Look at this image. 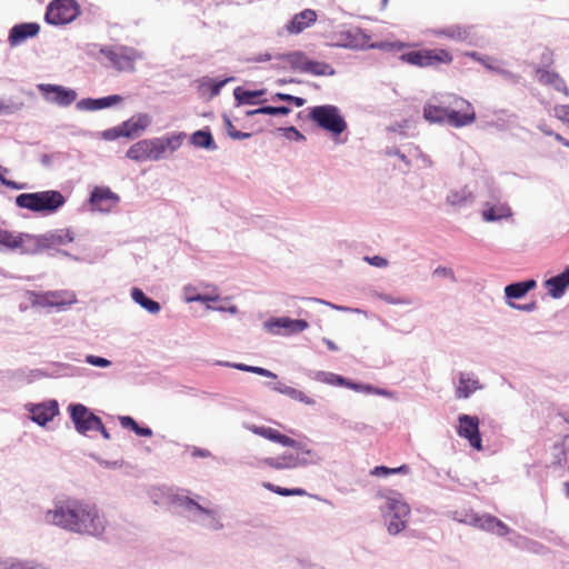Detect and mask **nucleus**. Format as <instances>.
Segmentation results:
<instances>
[{"mask_svg":"<svg viewBox=\"0 0 569 569\" xmlns=\"http://www.w3.org/2000/svg\"><path fill=\"white\" fill-rule=\"evenodd\" d=\"M120 425L123 428H130L138 436H141V437H151L152 436V430L150 428L140 427L132 417H129V416L120 417Z\"/></svg>","mask_w":569,"mask_h":569,"instance_id":"obj_37","label":"nucleus"},{"mask_svg":"<svg viewBox=\"0 0 569 569\" xmlns=\"http://www.w3.org/2000/svg\"><path fill=\"white\" fill-rule=\"evenodd\" d=\"M291 97H292L291 94L278 92L274 94L273 99L290 102Z\"/></svg>","mask_w":569,"mask_h":569,"instance_id":"obj_62","label":"nucleus"},{"mask_svg":"<svg viewBox=\"0 0 569 569\" xmlns=\"http://www.w3.org/2000/svg\"><path fill=\"white\" fill-rule=\"evenodd\" d=\"M318 14L312 9H305L303 11L295 14L291 20L284 26L289 34H299L307 28L311 27L317 21Z\"/></svg>","mask_w":569,"mask_h":569,"instance_id":"obj_14","label":"nucleus"},{"mask_svg":"<svg viewBox=\"0 0 569 569\" xmlns=\"http://www.w3.org/2000/svg\"><path fill=\"white\" fill-rule=\"evenodd\" d=\"M559 119L569 122V106H560L555 109Z\"/></svg>","mask_w":569,"mask_h":569,"instance_id":"obj_57","label":"nucleus"},{"mask_svg":"<svg viewBox=\"0 0 569 569\" xmlns=\"http://www.w3.org/2000/svg\"><path fill=\"white\" fill-rule=\"evenodd\" d=\"M107 67H111L120 72H132L134 63L140 57L136 50L128 47H114L101 50Z\"/></svg>","mask_w":569,"mask_h":569,"instance_id":"obj_7","label":"nucleus"},{"mask_svg":"<svg viewBox=\"0 0 569 569\" xmlns=\"http://www.w3.org/2000/svg\"><path fill=\"white\" fill-rule=\"evenodd\" d=\"M316 379L320 382L328 383V385H336V386H343L349 389H352L355 391H365V392H373V387L371 386H363L358 385L355 382H351L343 377L332 373V372H325V371H318L316 373Z\"/></svg>","mask_w":569,"mask_h":569,"instance_id":"obj_19","label":"nucleus"},{"mask_svg":"<svg viewBox=\"0 0 569 569\" xmlns=\"http://www.w3.org/2000/svg\"><path fill=\"white\" fill-rule=\"evenodd\" d=\"M262 486L267 490L274 492L279 496L289 497V496H306L307 495L306 490L302 488L287 489V488H282L280 486H276L271 482H263Z\"/></svg>","mask_w":569,"mask_h":569,"instance_id":"obj_38","label":"nucleus"},{"mask_svg":"<svg viewBox=\"0 0 569 569\" xmlns=\"http://www.w3.org/2000/svg\"><path fill=\"white\" fill-rule=\"evenodd\" d=\"M269 326L272 328V327H277V328H282L284 329L287 332H301L303 330H306L308 328V322L306 320H302V319H290V318H287V317H282V318H276L273 320H271L269 322Z\"/></svg>","mask_w":569,"mask_h":569,"instance_id":"obj_31","label":"nucleus"},{"mask_svg":"<svg viewBox=\"0 0 569 569\" xmlns=\"http://www.w3.org/2000/svg\"><path fill=\"white\" fill-rule=\"evenodd\" d=\"M249 430L254 435H258V436L266 438L270 441L280 443L284 447H291V448L299 447L298 441H296L295 439H292L286 435L280 433L277 429H273L270 427H264V426L252 425L249 427Z\"/></svg>","mask_w":569,"mask_h":569,"instance_id":"obj_16","label":"nucleus"},{"mask_svg":"<svg viewBox=\"0 0 569 569\" xmlns=\"http://www.w3.org/2000/svg\"><path fill=\"white\" fill-rule=\"evenodd\" d=\"M80 14V7L74 0H53L46 12L49 24L61 26L73 21Z\"/></svg>","mask_w":569,"mask_h":569,"instance_id":"obj_6","label":"nucleus"},{"mask_svg":"<svg viewBox=\"0 0 569 569\" xmlns=\"http://www.w3.org/2000/svg\"><path fill=\"white\" fill-rule=\"evenodd\" d=\"M433 36L448 38L453 41H466L471 36V28L468 26L452 24L432 30Z\"/></svg>","mask_w":569,"mask_h":569,"instance_id":"obj_24","label":"nucleus"},{"mask_svg":"<svg viewBox=\"0 0 569 569\" xmlns=\"http://www.w3.org/2000/svg\"><path fill=\"white\" fill-rule=\"evenodd\" d=\"M290 102H292L297 107H302L306 100L303 98L292 96Z\"/></svg>","mask_w":569,"mask_h":569,"instance_id":"obj_63","label":"nucleus"},{"mask_svg":"<svg viewBox=\"0 0 569 569\" xmlns=\"http://www.w3.org/2000/svg\"><path fill=\"white\" fill-rule=\"evenodd\" d=\"M365 38L359 29L343 28L333 33L332 41L335 46L356 49L365 46Z\"/></svg>","mask_w":569,"mask_h":569,"instance_id":"obj_15","label":"nucleus"},{"mask_svg":"<svg viewBox=\"0 0 569 569\" xmlns=\"http://www.w3.org/2000/svg\"><path fill=\"white\" fill-rule=\"evenodd\" d=\"M468 57H470L471 59L482 63L483 66H486L488 69L490 70H493V68L487 63V59H483L482 57H480V54L476 51H472V52H468L466 53Z\"/></svg>","mask_w":569,"mask_h":569,"instance_id":"obj_58","label":"nucleus"},{"mask_svg":"<svg viewBox=\"0 0 569 569\" xmlns=\"http://www.w3.org/2000/svg\"><path fill=\"white\" fill-rule=\"evenodd\" d=\"M226 130L229 134L230 138H232L233 140H242V139H247V138H250L251 137V133H248V132H241L239 130L236 129V127L232 124V122L226 118Z\"/></svg>","mask_w":569,"mask_h":569,"instance_id":"obj_46","label":"nucleus"},{"mask_svg":"<svg viewBox=\"0 0 569 569\" xmlns=\"http://www.w3.org/2000/svg\"><path fill=\"white\" fill-rule=\"evenodd\" d=\"M537 282L533 279H529L522 282H516L505 288L507 298L520 299L526 296L527 292L536 288Z\"/></svg>","mask_w":569,"mask_h":569,"instance_id":"obj_32","label":"nucleus"},{"mask_svg":"<svg viewBox=\"0 0 569 569\" xmlns=\"http://www.w3.org/2000/svg\"><path fill=\"white\" fill-rule=\"evenodd\" d=\"M545 287L552 298L558 299L562 297L566 289L569 288V267L560 274L546 280Z\"/></svg>","mask_w":569,"mask_h":569,"instance_id":"obj_25","label":"nucleus"},{"mask_svg":"<svg viewBox=\"0 0 569 569\" xmlns=\"http://www.w3.org/2000/svg\"><path fill=\"white\" fill-rule=\"evenodd\" d=\"M69 410L72 422L79 433L86 435L88 431L96 430L101 427V419L89 411L86 406L81 403L71 405Z\"/></svg>","mask_w":569,"mask_h":569,"instance_id":"obj_11","label":"nucleus"},{"mask_svg":"<svg viewBox=\"0 0 569 569\" xmlns=\"http://www.w3.org/2000/svg\"><path fill=\"white\" fill-rule=\"evenodd\" d=\"M118 202V194L108 187H96L90 196L92 208L101 212H109Z\"/></svg>","mask_w":569,"mask_h":569,"instance_id":"obj_13","label":"nucleus"},{"mask_svg":"<svg viewBox=\"0 0 569 569\" xmlns=\"http://www.w3.org/2000/svg\"><path fill=\"white\" fill-rule=\"evenodd\" d=\"M227 80H221V81H209L207 83H203L202 86H208L209 90H210V96L211 97H214L217 94H219L221 88L226 84Z\"/></svg>","mask_w":569,"mask_h":569,"instance_id":"obj_52","label":"nucleus"},{"mask_svg":"<svg viewBox=\"0 0 569 569\" xmlns=\"http://www.w3.org/2000/svg\"><path fill=\"white\" fill-rule=\"evenodd\" d=\"M269 60H271V56L269 53L259 54V56L252 58V61H256V62H266Z\"/></svg>","mask_w":569,"mask_h":569,"instance_id":"obj_61","label":"nucleus"},{"mask_svg":"<svg viewBox=\"0 0 569 569\" xmlns=\"http://www.w3.org/2000/svg\"><path fill=\"white\" fill-rule=\"evenodd\" d=\"M403 62L419 67H438L440 64H450L453 60L452 54L446 49H422L410 51L400 56Z\"/></svg>","mask_w":569,"mask_h":569,"instance_id":"obj_4","label":"nucleus"},{"mask_svg":"<svg viewBox=\"0 0 569 569\" xmlns=\"http://www.w3.org/2000/svg\"><path fill=\"white\" fill-rule=\"evenodd\" d=\"M38 89L47 101L61 107H68L77 99V92L74 90L67 89L62 86L41 83L38 86Z\"/></svg>","mask_w":569,"mask_h":569,"instance_id":"obj_12","label":"nucleus"},{"mask_svg":"<svg viewBox=\"0 0 569 569\" xmlns=\"http://www.w3.org/2000/svg\"><path fill=\"white\" fill-rule=\"evenodd\" d=\"M470 198V193H467L466 191L461 192H452L447 197V200L452 206H461L466 203Z\"/></svg>","mask_w":569,"mask_h":569,"instance_id":"obj_47","label":"nucleus"},{"mask_svg":"<svg viewBox=\"0 0 569 569\" xmlns=\"http://www.w3.org/2000/svg\"><path fill=\"white\" fill-rule=\"evenodd\" d=\"M150 119L147 114H138L123 121L122 129L126 138H133L140 136L149 126Z\"/></svg>","mask_w":569,"mask_h":569,"instance_id":"obj_26","label":"nucleus"},{"mask_svg":"<svg viewBox=\"0 0 569 569\" xmlns=\"http://www.w3.org/2000/svg\"><path fill=\"white\" fill-rule=\"evenodd\" d=\"M31 419L40 426H44L51 421L58 413V403L54 400L39 403L30 409Z\"/></svg>","mask_w":569,"mask_h":569,"instance_id":"obj_20","label":"nucleus"},{"mask_svg":"<svg viewBox=\"0 0 569 569\" xmlns=\"http://www.w3.org/2000/svg\"><path fill=\"white\" fill-rule=\"evenodd\" d=\"M47 240L51 246H61L71 243L74 240V236L69 229H60L50 233Z\"/></svg>","mask_w":569,"mask_h":569,"instance_id":"obj_36","label":"nucleus"},{"mask_svg":"<svg viewBox=\"0 0 569 569\" xmlns=\"http://www.w3.org/2000/svg\"><path fill=\"white\" fill-rule=\"evenodd\" d=\"M409 471H410V468L407 465H402L398 468H388L385 466H378L371 471V473L373 476H388V475H393V473H408Z\"/></svg>","mask_w":569,"mask_h":569,"instance_id":"obj_42","label":"nucleus"},{"mask_svg":"<svg viewBox=\"0 0 569 569\" xmlns=\"http://www.w3.org/2000/svg\"><path fill=\"white\" fill-rule=\"evenodd\" d=\"M30 302L32 307H61L67 302L62 297L61 292L58 291H48V292H31L30 293Z\"/></svg>","mask_w":569,"mask_h":569,"instance_id":"obj_23","label":"nucleus"},{"mask_svg":"<svg viewBox=\"0 0 569 569\" xmlns=\"http://www.w3.org/2000/svg\"><path fill=\"white\" fill-rule=\"evenodd\" d=\"M8 172H9V170H8L6 167L0 166V182H1L3 186L9 187V188H11V189H16V190L21 189V188H22V186H21V184L17 183V182H14V181H12V180H8V179L6 178V174H7Z\"/></svg>","mask_w":569,"mask_h":569,"instance_id":"obj_48","label":"nucleus"},{"mask_svg":"<svg viewBox=\"0 0 569 569\" xmlns=\"http://www.w3.org/2000/svg\"><path fill=\"white\" fill-rule=\"evenodd\" d=\"M131 297L134 300V302L140 305L142 308H144L149 312L158 313L160 311V305L157 301L148 298L141 289L133 288L131 291Z\"/></svg>","mask_w":569,"mask_h":569,"instance_id":"obj_33","label":"nucleus"},{"mask_svg":"<svg viewBox=\"0 0 569 569\" xmlns=\"http://www.w3.org/2000/svg\"><path fill=\"white\" fill-rule=\"evenodd\" d=\"M261 463L276 470L292 469L299 466V459L293 455H282L277 458H264Z\"/></svg>","mask_w":569,"mask_h":569,"instance_id":"obj_29","label":"nucleus"},{"mask_svg":"<svg viewBox=\"0 0 569 569\" xmlns=\"http://www.w3.org/2000/svg\"><path fill=\"white\" fill-rule=\"evenodd\" d=\"M365 259H366V261H368L370 264H372V266H375V267H379V268H381V267H386V266L388 264V261H387L385 258L380 257V256H375V257H372V258H370V257H366Z\"/></svg>","mask_w":569,"mask_h":569,"instance_id":"obj_56","label":"nucleus"},{"mask_svg":"<svg viewBox=\"0 0 569 569\" xmlns=\"http://www.w3.org/2000/svg\"><path fill=\"white\" fill-rule=\"evenodd\" d=\"M284 395L289 398L303 402L306 405H313L315 400L305 395L302 391L295 389L292 387H288V389L284 390Z\"/></svg>","mask_w":569,"mask_h":569,"instance_id":"obj_43","label":"nucleus"},{"mask_svg":"<svg viewBox=\"0 0 569 569\" xmlns=\"http://www.w3.org/2000/svg\"><path fill=\"white\" fill-rule=\"evenodd\" d=\"M387 511L388 531L397 535L406 528L410 515L409 506L395 498H388L385 505Z\"/></svg>","mask_w":569,"mask_h":569,"instance_id":"obj_8","label":"nucleus"},{"mask_svg":"<svg viewBox=\"0 0 569 569\" xmlns=\"http://www.w3.org/2000/svg\"><path fill=\"white\" fill-rule=\"evenodd\" d=\"M178 144L176 137L144 139L132 144L127 151V157L134 161L159 160L169 147L174 150Z\"/></svg>","mask_w":569,"mask_h":569,"instance_id":"obj_3","label":"nucleus"},{"mask_svg":"<svg viewBox=\"0 0 569 569\" xmlns=\"http://www.w3.org/2000/svg\"><path fill=\"white\" fill-rule=\"evenodd\" d=\"M66 203V197L57 190H47L32 193H21L16 198L19 208L33 212L52 213Z\"/></svg>","mask_w":569,"mask_h":569,"instance_id":"obj_2","label":"nucleus"},{"mask_svg":"<svg viewBox=\"0 0 569 569\" xmlns=\"http://www.w3.org/2000/svg\"><path fill=\"white\" fill-rule=\"evenodd\" d=\"M480 388L481 385L477 378L470 377L466 373H460L456 396L459 399H466Z\"/></svg>","mask_w":569,"mask_h":569,"instance_id":"obj_28","label":"nucleus"},{"mask_svg":"<svg viewBox=\"0 0 569 569\" xmlns=\"http://www.w3.org/2000/svg\"><path fill=\"white\" fill-rule=\"evenodd\" d=\"M0 569H34L26 562L9 558L0 560Z\"/></svg>","mask_w":569,"mask_h":569,"instance_id":"obj_44","label":"nucleus"},{"mask_svg":"<svg viewBox=\"0 0 569 569\" xmlns=\"http://www.w3.org/2000/svg\"><path fill=\"white\" fill-rule=\"evenodd\" d=\"M443 94L440 97H433L423 107V118L430 123H447L445 112Z\"/></svg>","mask_w":569,"mask_h":569,"instance_id":"obj_18","label":"nucleus"},{"mask_svg":"<svg viewBox=\"0 0 569 569\" xmlns=\"http://www.w3.org/2000/svg\"><path fill=\"white\" fill-rule=\"evenodd\" d=\"M46 519L62 529L92 537H101L107 528L106 517L99 508L79 499L57 502L54 509L47 512Z\"/></svg>","mask_w":569,"mask_h":569,"instance_id":"obj_1","label":"nucleus"},{"mask_svg":"<svg viewBox=\"0 0 569 569\" xmlns=\"http://www.w3.org/2000/svg\"><path fill=\"white\" fill-rule=\"evenodd\" d=\"M86 361L92 366L101 367V368H106L111 365V362L108 359L98 357V356H93V355L87 356Z\"/></svg>","mask_w":569,"mask_h":569,"instance_id":"obj_51","label":"nucleus"},{"mask_svg":"<svg viewBox=\"0 0 569 569\" xmlns=\"http://www.w3.org/2000/svg\"><path fill=\"white\" fill-rule=\"evenodd\" d=\"M479 425L480 420L477 416L462 413L458 417V436L468 440L469 445L478 451L482 450Z\"/></svg>","mask_w":569,"mask_h":569,"instance_id":"obj_10","label":"nucleus"},{"mask_svg":"<svg viewBox=\"0 0 569 569\" xmlns=\"http://www.w3.org/2000/svg\"><path fill=\"white\" fill-rule=\"evenodd\" d=\"M291 112L290 108L288 107H261V108H258V109H254V110H249L247 111V116L248 117H252L254 114H271V116H276V114H289Z\"/></svg>","mask_w":569,"mask_h":569,"instance_id":"obj_40","label":"nucleus"},{"mask_svg":"<svg viewBox=\"0 0 569 569\" xmlns=\"http://www.w3.org/2000/svg\"><path fill=\"white\" fill-rule=\"evenodd\" d=\"M370 47L379 48V49H383V50H400L403 47H406V44L400 43V42L399 43L381 42V43H377V44H371Z\"/></svg>","mask_w":569,"mask_h":569,"instance_id":"obj_54","label":"nucleus"},{"mask_svg":"<svg viewBox=\"0 0 569 569\" xmlns=\"http://www.w3.org/2000/svg\"><path fill=\"white\" fill-rule=\"evenodd\" d=\"M291 63L303 72H309L315 76L332 74L333 70L330 64L321 61L309 60L306 57H292Z\"/></svg>","mask_w":569,"mask_h":569,"instance_id":"obj_17","label":"nucleus"},{"mask_svg":"<svg viewBox=\"0 0 569 569\" xmlns=\"http://www.w3.org/2000/svg\"><path fill=\"white\" fill-rule=\"evenodd\" d=\"M26 240H31L29 234L13 233L8 230L0 229V244L9 249H23Z\"/></svg>","mask_w":569,"mask_h":569,"instance_id":"obj_30","label":"nucleus"},{"mask_svg":"<svg viewBox=\"0 0 569 569\" xmlns=\"http://www.w3.org/2000/svg\"><path fill=\"white\" fill-rule=\"evenodd\" d=\"M232 367L238 370H241V371L252 372V373L263 376L267 378H272V379L277 378L276 373L271 372L268 369L261 368V367L248 366V365H243V363H236V365H232Z\"/></svg>","mask_w":569,"mask_h":569,"instance_id":"obj_41","label":"nucleus"},{"mask_svg":"<svg viewBox=\"0 0 569 569\" xmlns=\"http://www.w3.org/2000/svg\"><path fill=\"white\" fill-rule=\"evenodd\" d=\"M102 136L107 140H113V139H117V138H120V137H124V131L122 129V124H120L118 127H114V128H111L109 130H106L102 133Z\"/></svg>","mask_w":569,"mask_h":569,"instance_id":"obj_50","label":"nucleus"},{"mask_svg":"<svg viewBox=\"0 0 569 569\" xmlns=\"http://www.w3.org/2000/svg\"><path fill=\"white\" fill-rule=\"evenodd\" d=\"M512 212L510 207L507 203H489L485 204L482 210V218L485 221H498L505 218L511 217Z\"/></svg>","mask_w":569,"mask_h":569,"instance_id":"obj_27","label":"nucleus"},{"mask_svg":"<svg viewBox=\"0 0 569 569\" xmlns=\"http://www.w3.org/2000/svg\"><path fill=\"white\" fill-rule=\"evenodd\" d=\"M433 274L438 276V277L450 278L452 281H456V277H455L452 269L447 268V267L436 268L433 271Z\"/></svg>","mask_w":569,"mask_h":569,"instance_id":"obj_53","label":"nucleus"},{"mask_svg":"<svg viewBox=\"0 0 569 569\" xmlns=\"http://www.w3.org/2000/svg\"><path fill=\"white\" fill-rule=\"evenodd\" d=\"M488 527L492 530H496V532L499 536H506L509 533V528L499 519L496 517H489L487 519Z\"/></svg>","mask_w":569,"mask_h":569,"instance_id":"obj_45","label":"nucleus"},{"mask_svg":"<svg viewBox=\"0 0 569 569\" xmlns=\"http://www.w3.org/2000/svg\"><path fill=\"white\" fill-rule=\"evenodd\" d=\"M451 116L449 124L453 128H462L472 124L476 119L473 106L465 98L456 94L451 98Z\"/></svg>","mask_w":569,"mask_h":569,"instance_id":"obj_9","label":"nucleus"},{"mask_svg":"<svg viewBox=\"0 0 569 569\" xmlns=\"http://www.w3.org/2000/svg\"><path fill=\"white\" fill-rule=\"evenodd\" d=\"M536 77L541 84L552 87L555 90L563 93L566 97L569 96V89L566 82L557 72L543 68H538L536 70Z\"/></svg>","mask_w":569,"mask_h":569,"instance_id":"obj_22","label":"nucleus"},{"mask_svg":"<svg viewBox=\"0 0 569 569\" xmlns=\"http://www.w3.org/2000/svg\"><path fill=\"white\" fill-rule=\"evenodd\" d=\"M456 93H445L443 94V102H445V112L448 114V117H446V120H447V123L449 124V120H450V116H451V98L455 97Z\"/></svg>","mask_w":569,"mask_h":569,"instance_id":"obj_55","label":"nucleus"},{"mask_svg":"<svg viewBox=\"0 0 569 569\" xmlns=\"http://www.w3.org/2000/svg\"><path fill=\"white\" fill-rule=\"evenodd\" d=\"M192 143L201 148H214L213 138L209 131L199 130L196 131L191 137Z\"/></svg>","mask_w":569,"mask_h":569,"instance_id":"obj_39","label":"nucleus"},{"mask_svg":"<svg viewBox=\"0 0 569 569\" xmlns=\"http://www.w3.org/2000/svg\"><path fill=\"white\" fill-rule=\"evenodd\" d=\"M323 342L327 345L329 350H331V351L338 350L337 345L333 341H331L330 339H323Z\"/></svg>","mask_w":569,"mask_h":569,"instance_id":"obj_64","label":"nucleus"},{"mask_svg":"<svg viewBox=\"0 0 569 569\" xmlns=\"http://www.w3.org/2000/svg\"><path fill=\"white\" fill-rule=\"evenodd\" d=\"M40 27L38 23L28 22L16 24L9 33V43L11 46H19L24 42L27 39L32 38L38 34Z\"/></svg>","mask_w":569,"mask_h":569,"instance_id":"obj_21","label":"nucleus"},{"mask_svg":"<svg viewBox=\"0 0 569 569\" xmlns=\"http://www.w3.org/2000/svg\"><path fill=\"white\" fill-rule=\"evenodd\" d=\"M264 90H244L241 87H237L233 91V96L239 104H254L256 98L262 96Z\"/></svg>","mask_w":569,"mask_h":569,"instance_id":"obj_34","label":"nucleus"},{"mask_svg":"<svg viewBox=\"0 0 569 569\" xmlns=\"http://www.w3.org/2000/svg\"><path fill=\"white\" fill-rule=\"evenodd\" d=\"M121 101H122L121 96L112 94V96H108V97H103V98H99V99H88L86 101V104L91 110H98V109L111 107Z\"/></svg>","mask_w":569,"mask_h":569,"instance_id":"obj_35","label":"nucleus"},{"mask_svg":"<svg viewBox=\"0 0 569 569\" xmlns=\"http://www.w3.org/2000/svg\"><path fill=\"white\" fill-rule=\"evenodd\" d=\"M310 119L333 136H339L347 129V123L340 114L339 109L331 104L312 108Z\"/></svg>","mask_w":569,"mask_h":569,"instance_id":"obj_5","label":"nucleus"},{"mask_svg":"<svg viewBox=\"0 0 569 569\" xmlns=\"http://www.w3.org/2000/svg\"><path fill=\"white\" fill-rule=\"evenodd\" d=\"M210 451H208L207 449L193 448L192 450L193 457L208 458L210 457Z\"/></svg>","mask_w":569,"mask_h":569,"instance_id":"obj_59","label":"nucleus"},{"mask_svg":"<svg viewBox=\"0 0 569 569\" xmlns=\"http://www.w3.org/2000/svg\"><path fill=\"white\" fill-rule=\"evenodd\" d=\"M289 386H286L284 383H281V382H277V383H273L271 385V389L277 391V392H280V393H283L284 395V390L288 389Z\"/></svg>","mask_w":569,"mask_h":569,"instance_id":"obj_60","label":"nucleus"},{"mask_svg":"<svg viewBox=\"0 0 569 569\" xmlns=\"http://www.w3.org/2000/svg\"><path fill=\"white\" fill-rule=\"evenodd\" d=\"M182 506H184L187 509H192L194 508L196 510H198L199 512L201 513H204V515H212L213 511L209 510V509H206L203 508L202 506H200L199 503H197L193 499H190V498H184L182 500Z\"/></svg>","mask_w":569,"mask_h":569,"instance_id":"obj_49","label":"nucleus"}]
</instances>
